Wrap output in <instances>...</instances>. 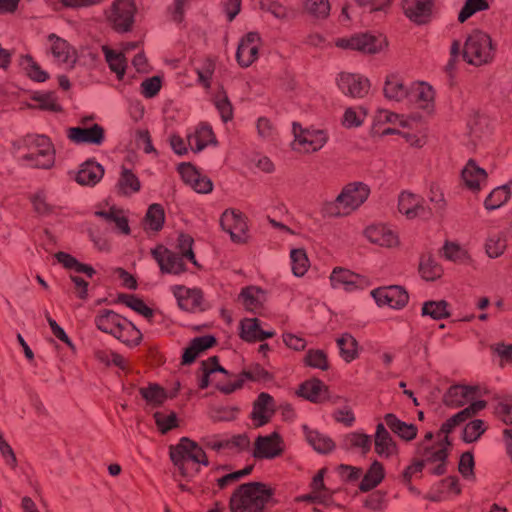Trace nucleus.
<instances>
[{"instance_id": "52", "label": "nucleus", "mask_w": 512, "mask_h": 512, "mask_svg": "<svg viewBox=\"0 0 512 512\" xmlns=\"http://www.w3.org/2000/svg\"><path fill=\"white\" fill-rule=\"evenodd\" d=\"M141 396L151 405L160 406L166 400L165 390L157 384L140 388Z\"/></svg>"}, {"instance_id": "19", "label": "nucleus", "mask_w": 512, "mask_h": 512, "mask_svg": "<svg viewBox=\"0 0 512 512\" xmlns=\"http://www.w3.org/2000/svg\"><path fill=\"white\" fill-rule=\"evenodd\" d=\"M330 281L333 288H343L348 292L364 289L367 285L364 277L343 268H335L331 273Z\"/></svg>"}, {"instance_id": "53", "label": "nucleus", "mask_w": 512, "mask_h": 512, "mask_svg": "<svg viewBox=\"0 0 512 512\" xmlns=\"http://www.w3.org/2000/svg\"><path fill=\"white\" fill-rule=\"evenodd\" d=\"M487 430V425L480 419H475L466 424L463 430V440L466 443L477 441Z\"/></svg>"}, {"instance_id": "2", "label": "nucleus", "mask_w": 512, "mask_h": 512, "mask_svg": "<svg viewBox=\"0 0 512 512\" xmlns=\"http://www.w3.org/2000/svg\"><path fill=\"white\" fill-rule=\"evenodd\" d=\"M274 490L261 482L239 485L229 500L230 512H265Z\"/></svg>"}, {"instance_id": "6", "label": "nucleus", "mask_w": 512, "mask_h": 512, "mask_svg": "<svg viewBox=\"0 0 512 512\" xmlns=\"http://www.w3.org/2000/svg\"><path fill=\"white\" fill-rule=\"evenodd\" d=\"M443 440L431 446H424L421 443L417 448L419 461L424 463V467H428L430 473L440 476L446 473L447 457L450 442L447 439L448 434H444Z\"/></svg>"}, {"instance_id": "47", "label": "nucleus", "mask_w": 512, "mask_h": 512, "mask_svg": "<svg viewBox=\"0 0 512 512\" xmlns=\"http://www.w3.org/2000/svg\"><path fill=\"white\" fill-rule=\"evenodd\" d=\"M448 306L445 300L426 301L422 306V315L430 316L434 320L448 318L450 316Z\"/></svg>"}, {"instance_id": "26", "label": "nucleus", "mask_w": 512, "mask_h": 512, "mask_svg": "<svg viewBox=\"0 0 512 512\" xmlns=\"http://www.w3.org/2000/svg\"><path fill=\"white\" fill-rule=\"evenodd\" d=\"M431 0H404L405 15L416 23H425L431 14Z\"/></svg>"}, {"instance_id": "37", "label": "nucleus", "mask_w": 512, "mask_h": 512, "mask_svg": "<svg viewBox=\"0 0 512 512\" xmlns=\"http://www.w3.org/2000/svg\"><path fill=\"white\" fill-rule=\"evenodd\" d=\"M509 229L507 231H491L488 234L485 249L490 258L501 256L507 248Z\"/></svg>"}, {"instance_id": "4", "label": "nucleus", "mask_w": 512, "mask_h": 512, "mask_svg": "<svg viewBox=\"0 0 512 512\" xmlns=\"http://www.w3.org/2000/svg\"><path fill=\"white\" fill-rule=\"evenodd\" d=\"M21 147L28 149L23 159L31 167L49 169L54 165L55 151L47 136L27 135L19 142L18 149Z\"/></svg>"}, {"instance_id": "11", "label": "nucleus", "mask_w": 512, "mask_h": 512, "mask_svg": "<svg viewBox=\"0 0 512 512\" xmlns=\"http://www.w3.org/2000/svg\"><path fill=\"white\" fill-rule=\"evenodd\" d=\"M371 296L379 306L387 305L394 309L403 308L409 300L407 291L398 285L374 289L371 291Z\"/></svg>"}, {"instance_id": "60", "label": "nucleus", "mask_w": 512, "mask_h": 512, "mask_svg": "<svg viewBox=\"0 0 512 512\" xmlns=\"http://www.w3.org/2000/svg\"><path fill=\"white\" fill-rule=\"evenodd\" d=\"M193 238L187 234H180L178 237V248L180 250V255L185 259L192 262L194 265H197V261L195 258V254L192 249Z\"/></svg>"}, {"instance_id": "8", "label": "nucleus", "mask_w": 512, "mask_h": 512, "mask_svg": "<svg viewBox=\"0 0 512 512\" xmlns=\"http://www.w3.org/2000/svg\"><path fill=\"white\" fill-rule=\"evenodd\" d=\"M151 255L158 263L163 274L179 275L186 271L185 258L163 245H158L152 249Z\"/></svg>"}, {"instance_id": "5", "label": "nucleus", "mask_w": 512, "mask_h": 512, "mask_svg": "<svg viewBox=\"0 0 512 512\" xmlns=\"http://www.w3.org/2000/svg\"><path fill=\"white\" fill-rule=\"evenodd\" d=\"M494 55L491 39L486 33L475 30L466 39L463 58L469 64L480 66L490 62Z\"/></svg>"}, {"instance_id": "22", "label": "nucleus", "mask_w": 512, "mask_h": 512, "mask_svg": "<svg viewBox=\"0 0 512 512\" xmlns=\"http://www.w3.org/2000/svg\"><path fill=\"white\" fill-rule=\"evenodd\" d=\"M365 237L373 244L382 247H395L399 244L397 233L384 224H374L364 231Z\"/></svg>"}, {"instance_id": "18", "label": "nucleus", "mask_w": 512, "mask_h": 512, "mask_svg": "<svg viewBox=\"0 0 512 512\" xmlns=\"http://www.w3.org/2000/svg\"><path fill=\"white\" fill-rule=\"evenodd\" d=\"M369 193L367 185L360 182L350 183L339 194V202H343L344 208L350 213L364 203Z\"/></svg>"}, {"instance_id": "29", "label": "nucleus", "mask_w": 512, "mask_h": 512, "mask_svg": "<svg viewBox=\"0 0 512 512\" xmlns=\"http://www.w3.org/2000/svg\"><path fill=\"white\" fill-rule=\"evenodd\" d=\"M375 452L380 457L389 458L397 452L396 443L383 423H378L375 433Z\"/></svg>"}, {"instance_id": "42", "label": "nucleus", "mask_w": 512, "mask_h": 512, "mask_svg": "<svg viewBox=\"0 0 512 512\" xmlns=\"http://www.w3.org/2000/svg\"><path fill=\"white\" fill-rule=\"evenodd\" d=\"M340 356L350 363L358 357V342L349 333H344L336 339Z\"/></svg>"}, {"instance_id": "51", "label": "nucleus", "mask_w": 512, "mask_h": 512, "mask_svg": "<svg viewBox=\"0 0 512 512\" xmlns=\"http://www.w3.org/2000/svg\"><path fill=\"white\" fill-rule=\"evenodd\" d=\"M292 272L295 276H303L309 267V260L305 250L297 248L292 249L290 252Z\"/></svg>"}, {"instance_id": "9", "label": "nucleus", "mask_w": 512, "mask_h": 512, "mask_svg": "<svg viewBox=\"0 0 512 512\" xmlns=\"http://www.w3.org/2000/svg\"><path fill=\"white\" fill-rule=\"evenodd\" d=\"M135 10L133 0H115L108 19L115 30L126 32L132 27Z\"/></svg>"}, {"instance_id": "48", "label": "nucleus", "mask_w": 512, "mask_h": 512, "mask_svg": "<svg viewBox=\"0 0 512 512\" xmlns=\"http://www.w3.org/2000/svg\"><path fill=\"white\" fill-rule=\"evenodd\" d=\"M118 300L148 320L153 317V310L148 307L142 299L134 295L120 294Z\"/></svg>"}, {"instance_id": "30", "label": "nucleus", "mask_w": 512, "mask_h": 512, "mask_svg": "<svg viewBox=\"0 0 512 512\" xmlns=\"http://www.w3.org/2000/svg\"><path fill=\"white\" fill-rule=\"evenodd\" d=\"M241 338L245 341H263L272 338L275 333L273 331H264L261 329L257 318H246L241 321Z\"/></svg>"}, {"instance_id": "27", "label": "nucleus", "mask_w": 512, "mask_h": 512, "mask_svg": "<svg viewBox=\"0 0 512 512\" xmlns=\"http://www.w3.org/2000/svg\"><path fill=\"white\" fill-rule=\"evenodd\" d=\"M216 343V339L211 335H205L194 338L188 347L184 349L183 355H182V364L183 365H190L193 363L196 358L206 351L207 349L211 348Z\"/></svg>"}, {"instance_id": "43", "label": "nucleus", "mask_w": 512, "mask_h": 512, "mask_svg": "<svg viewBox=\"0 0 512 512\" xmlns=\"http://www.w3.org/2000/svg\"><path fill=\"white\" fill-rule=\"evenodd\" d=\"M114 337L129 347H136L142 340V333L132 322L125 319Z\"/></svg>"}, {"instance_id": "64", "label": "nucleus", "mask_w": 512, "mask_h": 512, "mask_svg": "<svg viewBox=\"0 0 512 512\" xmlns=\"http://www.w3.org/2000/svg\"><path fill=\"white\" fill-rule=\"evenodd\" d=\"M260 7L262 10L271 13L277 19H284L288 15L286 7L277 1L263 0L260 3Z\"/></svg>"}, {"instance_id": "44", "label": "nucleus", "mask_w": 512, "mask_h": 512, "mask_svg": "<svg viewBox=\"0 0 512 512\" xmlns=\"http://www.w3.org/2000/svg\"><path fill=\"white\" fill-rule=\"evenodd\" d=\"M118 192L129 196L140 190L141 184L138 177L129 169L123 168L117 182Z\"/></svg>"}, {"instance_id": "15", "label": "nucleus", "mask_w": 512, "mask_h": 512, "mask_svg": "<svg viewBox=\"0 0 512 512\" xmlns=\"http://www.w3.org/2000/svg\"><path fill=\"white\" fill-rule=\"evenodd\" d=\"M68 139L75 144L101 145L105 140V130L99 124L91 127H70L67 130Z\"/></svg>"}, {"instance_id": "38", "label": "nucleus", "mask_w": 512, "mask_h": 512, "mask_svg": "<svg viewBox=\"0 0 512 512\" xmlns=\"http://www.w3.org/2000/svg\"><path fill=\"white\" fill-rule=\"evenodd\" d=\"M29 199L32 203L35 213L41 217L58 215L60 212L59 206L53 205L48 201V195L45 190L36 191L35 193L31 194Z\"/></svg>"}, {"instance_id": "21", "label": "nucleus", "mask_w": 512, "mask_h": 512, "mask_svg": "<svg viewBox=\"0 0 512 512\" xmlns=\"http://www.w3.org/2000/svg\"><path fill=\"white\" fill-rule=\"evenodd\" d=\"M275 411V403L272 396L262 392L254 402L251 412V420L255 427L268 423Z\"/></svg>"}, {"instance_id": "16", "label": "nucleus", "mask_w": 512, "mask_h": 512, "mask_svg": "<svg viewBox=\"0 0 512 512\" xmlns=\"http://www.w3.org/2000/svg\"><path fill=\"white\" fill-rule=\"evenodd\" d=\"M220 225L224 231L230 234L232 241L237 243L244 241L247 224L241 212L225 210L221 215Z\"/></svg>"}, {"instance_id": "3", "label": "nucleus", "mask_w": 512, "mask_h": 512, "mask_svg": "<svg viewBox=\"0 0 512 512\" xmlns=\"http://www.w3.org/2000/svg\"><path fill=\"white\" fill-rule=\"evenodd\" d=\"M169 454L180 475L187 481L192 480L199 473L201 465H208V459L202 447L187 437L181 438L178 444L170 446Z\"/></svg>"}, {"instance_id": "59", "label": "nucleus", "mask_w": 512, "mask_h": 512, "mask_svg": "<svg viewBox=\"0 0 512 512\" xmlns=\"http://www.w3.org/2000/svg\"><path fill=\"white\" fill-rule=\"evenodd\" d=\"M305 10L318 18H324L329 14L330 4L328 0H306Z\"/></svg>"}, {"instance_id": "56", "label": "nucleus", "mask_w": 512, "mask_h": 512, "mask_svg": "<svg viewBox=\"0 0 512 512\" xmlns=\"http://www.w3.org/2000/svg\"><path fill=\"white\" fill-rule=\"evenodd\" d=\"M486 0H466L464 6L459 12L458 20L463 23L474 13L488 9Z\"/></svg>"}, {"instance_id": "41", "label": "nucleus", "mask_w": 512, "mask_h": 512, "mask_svg": "<svg viewBox=\"0 0 512 512\" xmlns=\"http://www.w3.org/2000/svg\"><path fill=\"white\" fill-rule=\"evenodd\" d=\"M384 475L385 472L383 465L378 461H374L363 476V479L359 485V489L362 492H368L372 490L381 483Z\"/></svg>"}, {"instance_id": "63", "label": "nucleus", "mask_w": 512, "mask_h": 512, "mask_svg": "<svg viewBox=\"0 0 512 512\" xmlns=\"http://www.w3.org/2000/svg\"><path fill=\"white\" fill-rule=\"evenodd\" d=\"M215 106L224 122L232 119V105L225 94L221 93L215 97Z\"/></svg>"}, {"instance_id": "35", "label": "nucleus", "mask_w": 512, "mask_h": 512, "mask_svg": "<svg viewBox=\"0 0 512 512\" xmlns=\"http://www.w3.org/2000/svg\"><path fill=\"white\" fill-rule=\"evenodd\" d=\"M213 137L212 128L206 123H201L194 132L187 135V143L191 150L199 152L212 142Z\"/></svg>"}, {"instance_id": "46", "label": "nucleus", "mask_w": 512, "mask_h": 512, "mask_svg": "<svg viewBox=\"0 0 512 512\" xmlns=\"http://www.w3.org/2000/svg\"><path fill=\"white\" fill-rule=\"evenodd\" d=\"M512 181L495 188L485 199L484 206L488 210H494L507 202L511 195Z\"/></svg>"}, {"instance_id": "31", "label": "nucleus", "mask_w": 512, "mask_h": 512, "mask_svg": "<svg viewBox=\"0 0 512 512\" xmlns=\"http://www.w3.org/2000/svg\"><path fill=\"white\" fill-rule=\"evenodd\" d=\"M383 90L387 99L397 102L408 98V95H410V88L405 85L398 74H389L386 77Z\"/></svg>"}, {"instance_id": "24", "label": "nucleus", "mask_w": 512, "mask_h": 512, "mask_svg": "<svg viewBox=\"0 0 512 512\" xmlns=\"http://www.w3.org/2000/svg\"><path fill=\"white\" fill-rule=\"evenodd\" d=\"M465 186L473 192L480 191L486 184L487 173L474 160H469L461 173Z\"/></svg>"}, {"instance_id": "57", "label": "nucleus", "mask_w": 512, "mask_h": 512, "mask_svg": "<svg viewBox=\"0 0 512 512\" xmlns=\"http://www.w3.org/2000/svg\"><path fill=\"white\" fill-rule=\"evenodd\" d=\"M252 469H253L252 466H247L242 470H239V471H236L233 473H229L220 478H217L216 482H217L218 489L223 490V489L235 484L241 478L249 475L251 473Z\"/></svg>"}, {"instance_id": "62", "label": "nucleus", "mask_w": 512, "mask_h": 512, "mask_svg": "<svg viewBox=\"0 0 512 512\" xmlns=\"http://www.w3.org/2000/svg\"><path fill=\"white\" fill-rule=\"evenodd\" d=\"M496 415L507 425H512V398L506 397L495 407Z\"/></svg>"}, {"instance_id": "58", "label": "nucleus", "mask_w": 512, "mask_h": 512, "mask_svg": "<svg viewBox=\"0 0 512 512\" xmlns=\"http://www.w3.org/2000/svg\"><path fill=\"white\" fill-rule=\"evenodd\" d=\"M305 363L313 368L328 369L327 355L322 350H309L305 356Z\"/></svg>"}, {"instance_id": "45", "label": "nucleus", "mask_w": 512, "mask_h": 512, "mask_svg": "<svg viewBox=\"0 0 512 512\" xmlns=\"http://www.w3.org/2000/svg\"><path fill=\"white\" fill-rule=\"evenodd\" d=\"M102 50H103L105 59L109 65L110 69L114 73H116L118 79H122L125 74V70H126V66H127L126 57H125L124 53L117 52L113 49H110L107 46H104L102 48Z\"/></svg>"}, {"instance_id": "61", "label": "nucleus", "mask_w": 512, "mask_h": 512, "mask_svg": "<svg viewBox=\"0 0 512 512\" xmlns=\"http://www.w3.org/2000/svg\"><path fill=\"white\" fill-rule=\"evenodd\" d=\"M428 199L433 205L432 212L434 214H442L446 207V201L444 199L443 192L439 189L438 186L432 185L430 187V191L428 194Z\"/></svg>"}, {"instance_id": "49", "label": "nucleus", "mask_w": 512, "mask_h": 512, "mask_svg": "<svg viewBox=\"0 0 512 512\" xmlns=\"http://www.w3.org/2000/svg\"><path fill=\"white\" fill-rule=\"evenodd\" d=\"M164 219V209L160 204L154 203L149 206L145 216V222L149 229L159 231L163 226Z\"/></svg>"}, {"instance_id": "20", "label": "nucleus", "mask_w": 512, "mask_h": 512, "mask_svg": "<svg viewBox=\"0 0 512 512\" xmlns=\"http://www.w3.org/2000/svg\"><path fill=\"white\" fill-rule=\"evenodd\" d=\"M49 50L58 63L73 66L76 62V51L65 39L51 33L48 35Z\"/></svg>"}, {"instance_id": "28", "label": "nucleus", "mask_w": 512, "mask_h": 512, "mask_svg": "<svg viewBox=\"0 0 512 512\" xmlns=\"http://www.w3.org/2000/svg\"><path fill=\"white\" fill-rule=\"evenodd\" d=\"M104 175V168L94 160L84 162L77 175L76 181L80 185L94 186Z\"/></svg>"}, {"instance_id": "33", "label": "nucleus", "mask_w": 512, "mask_h": 512, "mask_svg": "<svg viewBox=\"0 0 512 512\" xmlns=\"http://www.w3.org/2000/svg\"><path fill=\"white\" fill-rule=\"evenodd\" d=\"M174 293L181 309L185 311H195L201 308L203 297L200 290L187 289L180 286L176 288Z\"/></svg>"}, {"instance_id": "17", "label": "nucleus", "mask_w": 512, "mask_h": 512, "mask_svg": "<svg viewBox=\"0 0 512 512\" xmlns=\"http://www.w3.org/2000/svg\"><path fill=\"white\" fill-rule=\"evenodd\" d=\"M260 36L257 32L247 33L240 41L236 59L241 67H249L257 58Z\"/></svg>"}, {"instance_id": "32", "label": "nucleus", "mask_w": 512, "mask_h": 512, "mask_svg": "<svg viewBox=\"0 0 512 512\" xmlns=\"http://www.w3.org/2000/svg\"><path fill=\"white\" fill-rule=\"evenodd\" d=\"M408 99L410 102H415L419 108L430 110L433 106L434 91L426 83H415L410 87Z\"/></svg>"}, {"instance_id": "10", "label": "nucleus", "mask_w": 512, "mask_h": 512, "mask_svg": "<svg viewBox=\"0 0 512 512\" xmlns=\"http://www.w3.org/2000/svg\"><path fill=\"white\" fill-rule=\"evenodd\" d=\"M398 210L408 219H429L433 216L432 209L424 205L422 197L406 191L399 195Z\"/></svg>"}, {"instance_id": "55", "label": "nucleus", "mask_w": 512, "mask_h": 512, "mask_svg": "<svg viewBox=\"0 0 512 512\" xmlns=\"http://www.w3.org/2000/svg\"><path fill=\"white\" fill-rule=\"evenodd\" d=\"M424 463L420 462L418 458L412 460L411 464L407 466L401 474V482L406 485L410 491L415 492L416 489L412 486V479L419 477L423 471Z\"/></svg>"}, {"instance_id": "54", "label": "nucleus", "mask_w": 512, "mask_h": 512, "mask_svg": "<svg viewBox=\"0 0 512 512\" xmlns=\"http://www.w3.org/2000/svg\"><path fill=\"white\" fill-rule=\"evenodd\" d=\"M21 65L24 67L27 75L32 80L37 82H44L48 79L47 72L42 70V68L38 65L37 62L34 61V59L31 56H24Z\"/></svg>"}, {"instance_id": "36", "label": "nucleus", "mask_w": 512, "mask_h": 512, "mask_svg": "<svg viewBox=\"0 0 512 512\" xmlns=\"http://www.w3.org/2000/svg\"><path fill=\"white\" fill-rule=\"evenodd\" d=\"M307 442L318 453H329L335 448V443L328 436L321 434L317 430L310 429L307 425L302 427Z\"/></svg>"}, {"instance_id": "7", "label": "nucleus", "mask_w": 512, "mask_h": 512, "mask_svg": "<svg viewBox=\"0 0 512 512\" xmlns=\"http://www.w3.org/2000/svg\"><path fill=\"white\" fill-rule=\"evenodd\" d=\"M295 140L293 148L303 152H315L321 149L327 141V136L322 130L302 129L301 125L293 123Z\"/></svg>"}, {"instance_id": "34", "label": "nucleus", "mask_w": 512, "mask_h": 512, "mask_svg": "<svg viewBox=\"0 0 512 512\" xmlns=\"http://www.w3.org/2000/svg\"><path fill=\"white\" fill-rule=\"evenodd\" d=\"M372 446V437L361 432H350L343 437L341 447L345 450L367 454Z\"/></svg>"}, {"instance_id": "1", "label": "nucleus", "mask_w": 512, "mask_h": 512, "mask_svg": "<svg viewBox=\"0 0 512 512\" xmlns=\"http://www.w3.org/2000/svg\"><path fill=\"white\" fill-rule=\"evenodd\" d=\"M476 396L477 390L475 387L457 384L448 389L443 398L445 405L457 408L469 402L471 403L468 407L447 419L441 426V433H451L456 426L472 418L485 408L486 402L484 400H475Z\"/></svg>"}, {"instance_id": "12", "label": "nucleus", "mask_w": 512, "mask_h": 512, "mask_svg": "<svg viewBox=\"0 0 512 512\" xmlns=\"http://www.w3.org/2000/svg\"><path fill=\"white\" fill-rule=\"evenodd\" d=\"M382 39L369 33L355 34L349 38H340L336 45L344 49L358 50L364 53H376L382 47Z\"/></svg>"}, {"instance_id": "25", "label": "nucleus", "mask_w": 512, "mask_h": 512, "mask_svg": "<svg viewBox=\"0 0 512 512\" xmlns=\"http://www.w3.org/2000/svg\"><path fill=\"white\" fill-rule=\"evenodd\" d=\"M125 319L112 310L103 309L95 316L94 323L100 331L115 336Z\"/></svg>"}, {"instance_id": "40", "label": "nucleus", "mask_w": 512, "mask_h": 512, "mask_svg": "<svg viewBox=\"0 0 512 512\" xmlns=\"http://www.w3.org/2000/svg\"><path fill=\"white\" fill-rule=\"evenodd\" d=\"M384 420L392 432L406 441L414 439L417 435V427L415 425L401 421L392 413L386 414Z\"/></svg>"}, {"instance_id": "39", "label": "nucleus", "mask_w": 512, "mask_h": 512, "mask_svg": "<svg viewBox=\"0 0 512 512\" xmlns=\"http://www.w3.org/2000/svg\"><path fill=\"white\" fill-rule=\"evenodd\" d=\"M300 395L311 402H323L327 399V387L318 379L308 380L300 386Z\"/></svg>"}, {"instance_id": "13", "label": "nucleus", "mask_w": 512, "mask_h": 512, "mask_svg": "<svg viewBox=\"0 0 512 512\" xmlns=\"http://www.w3.org/2000/svg\"><path fill=\"white\" fill-rule=\"evenodd\" d=\"M337 85L346 96L352 98H362L370 89V82L366 77L352 73H341Z\"/></svg>"}, {"instance_id": "23", "label": "nucleus", "mask_w": 512, "mask_h": 512, "mask_svg": "<svg viewBox=\"0 0 512 512\" xmlns=\"http://www.w3.org/2000/svg\"><path fill=\"white\" fill-rule=\"evenodd\" d=\"M238 301L245 310L257 314L260 313L263 308L264 302L266 301V293L257 286H247L242 288L238 296Z\"/></svg>"}, {"instance_id": "14", "label": "nucleus", "mask_w": 512, "mask_h": 512, "mask_svg": "<svg viewBox=\"0 0 512 512\" xmlns=\"http://www.w3.org/2000/svg\"><path fill=\"white\" fill-rule=\"evenodd\" d=\"M283 441L277 432L258 436L254 443L253 455L258 459H273L283 453Z\"/></svg>"}, {"instance_id": "50", "label": "nucleus", "mask_w": 512, "mask_h": 512, "mask_svg": "<svg viewBox=\"0 0 512 512\" xmlns=\"http://www.w3.org/2000/svg\"><path fill=\"white\" fill-rule=\"evenodd\" d=\"M419 272L423 279L433 281L442 274V268L431 257H422L419 264Z\"/></svg>"}]
</instances>
